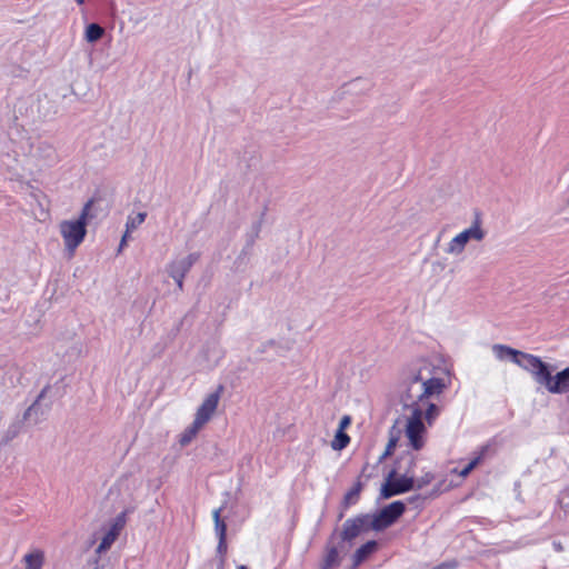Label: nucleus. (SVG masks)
Listing matches in <instances>:
<instances>
[{"label": "nucleus", "mask_w": 569, "mask_h": 569, "mask_svg": "<svg viewBox=\"0 0 569 569\" xmlns=\"http://www.w3.org/2000/svg\"><path fill=\"white\" fill-rule=\"evenodd\" d=\"M23 562L26 565L24 569H41L44 562V553L41 550H34L23 557Z\"/></svg>", "instance_id": "nucleus-13"}, {"label": "nucleus", "mask_w": 569, "mask_h": 569, "mask_svg": "<svg viewBox=\"0 0 569 569\" xmlns=\"http://www.w3.org/2000/svg\"><path fill=\"white\" fill-rule=\"evenodd\" d=\"M362 489L361 482H357L343 497L342 507L348 509L350 505L355 503L360 496Z\"/></svg>", "instance_id": "nucleus-17"}, {"label": "nucleus", "mask_w": 569, "mask_h": 569, "mask_svg": "<svg viewBox=\"0 0 569 569\" xmlns=\"http://www.w3.org/2000/svg\"><path fill=\"white\" fill-rule=\"evenodd\" d=\"M146 218H147V212H139L134 217L129 216L127 219V222H126L127 232H130V231L137 229L140 224H142L144 222Z\"/></svg>", "instance_id": "nucleus-23"}, {"label": "nucleus", "mask_w": 569, "mask_h": 569, "mask_svg": "<svg viewBox=\"0 0 569 569\" xmlns=\"http://www.w3.org/2000/svg\"><path fill=\"white\" fill-rule=\"evenodd\" d=\"M453 568H456V563L442 562V563L433 567L432 569H453Z\"/></svg>", "instance_id": "nucleus-30"}, {"label": "nucleus", "mask_w": 569, "mask_h": 569, "mask_svg": "<svg viewBox=\"0 0 569 569\" xmlns=\"http://www.w3.org/2000/svg\"><path fill=\"white\" fill-rule=\"evenodd\" d=\"M82 569H110L108 561H102L99 555L93 553Z\"/></svg>", "instance_id": "nucleus-22"}, {"label": "nucleus", "mask_w": 569, "mask_h": 569, "mask_svg": "<svg viewBox=\"0 0 569 569\" xmlns=\"http://www.w3.org/2000/svg\"><path fill=\"white\" fill-rule=\"evenodd\" d=\"M408 460L409 468L406 470L405 475L397 478L396 469H392L388 473L386 482L382 485L380 490L381 498L389 499L393 496L408 492L415 488V478L413 476H409L410 468L415 466V458L409 456Z\"/></svg>", "instance_id": "nucleus-5"}, {"label": "nucleus", "mask_w": 569, "mask_h": 569, "mask_svg": "<svg viewBox=\"0 0 569 569\" xmlns=\"http://www.w3.org/2000/svg\"><path fill=\"white\" fill-rule=\"evenodd\" d=\"M117 538H118V536H116L113 532H110L108 530L104 533V536L102 537L101 542L94 550V553L100 556L102 552H106L107 550H109L111 548L112 543L117 540Z\"/></svg>", "instance_id": "nucleus-20"}, {"label": "nucleus", "mask_w": 569, "mask_h": 569, "mask_svg": "<svg viewBox=\"0 0 569 569\" xmlns=\"http://www.w3.org/2000/svg\"><path fill=\"white\" fill-rule=\"evenodd\" d=\"M340 557L338 552V548L331 545V540L327 545V552L323 557L321 569H332L340 565Z\"/></svg>", "instance_id": "nucleus-11"}, {"label": "nucleus", "mask_w": 569, "mask_h": 569, "mask_svg": "<svg viewBox=\"0 0 569 569\" xmlns=\"http://www.w3.org/2000/svg\"><path fill=\"white\" fill-rule=\"evenodd\" d=\"M350 442V437L341 429H338L335 439L331 442V447L333 450H342Z\"/></svg>", "instance_id": "nucleus-19"}, {"label": "nucleus", "mask_w": 569, "mask_h": 569, "mask_svg": "<svg viewBox=\"0 0 569 569\" xmlns=\"http://www.w3.org/2000/svg\"><path fill=\"white\" fill-rule=\"evenodd\" d=\"M93 203L94 200L89 199L82 207L80 216L77 219L62 220L59 223V231L63 239L64 247L71 256L86 238L88 219L93 218L91 213Z\"/></svg>", "instance_id": "nucleus-3"}, {"label": "nucleus", "mask_w": 569, "mask_h": 569, "mask_svg": "<svg viewBox=\"0 0 569 569\" xmlns=\"http://www.w3.org/2000/svg\"><path fill=\"white\" fill-rule=\"evenodd\" d=\"M26 423V420L23 417L16 419L6 430L2 443H9L11 440H13L22 431V428Z\"/></svg>", "instance_id": "nucleus-14"}, {"label": "nucleus", "mask_w": 569, "mask_h": 569, "mask_svg": "<svg viewBox=\"0 0 569 569\" xmlns=\"http://www.w3.org/2000/svg\"><path fill=\"white\" fill-rule=\"evenodd\" d=\"M237 569H247V567H246V566H243V565H241V566H239Z\"/></svg>", "instance_id": "nucleus-39"}, {"label": "nucleus", "mask_w": 569, "mask_h": 569, "mask_svg": "<svg viewBox=\"0 0 569 569\" xmlns=\"http://www.w3.org/2000/svg\"><path fill=\"white\" fill-rule=\"evenodd\" d=\"M40 149H43V151H49L51 153L53 151L52 147L50 144L43 143Z\"/></svg>", "instance_id": "nucleus-35"}, {"label": "nucleus", "mask_w": 569, "mask_h": 569, "mask_svg": "<svg viewBox=\"0 0 569 569\" xmlns=\"http://www.w3.org/2000/svg\"><path fill=\"white\" fill-rule=\"evenodd\" d=\"M202 426L197 425V422H192L189 427H187L183 432L180 435L179 443L182 447L188 446L198 435Z\"/></svg>", "instance_id": "nucleus-15"}, {"label": "nucleus", "mask_w": 569, "mask_h": 569, "mask_svg": "<svg viewBox=\"0 0 569 569\" xmlns=\"http://www.w3.org/2000/svg\"><path fill=\"white\" fill-rule=\"evenodd\" d=\"M438 371L442 369L426 359H420L412 362L405 372L400 399L403 408L411 412L407 418L406 436L415 450H420L425 446L426 426L422 419L425 418L431 426L441 411L438 405L430 401L448 387L445 379L438 376Z\"/></svg>", "instance_id": "nucleus-1"}, {"label": "nucleus", "mask_w": 569, "mask_h": 569, "mask_svg": "<svg viewBox=\"0 0 569 569\" xmlns=\"http://www.w3.org/2000/svg\"><path fill=\"white\" fill-rule=\"evenodd\" d=\"M263 217H264V211L261 213L260 219L252 224V234H251L250 242H253L254 239L259 237V233L261 231V227L263 223Z\"/></svg>", "instance_id": "nucleus-25"}, {"label": "nucleus", "mask_w": 569, "mask_h": 569, "mask_svg": "<svg viewBox=\"0 0 569 569\" xmlns=\"http://www.w3.org/2000/svg\"><path fill=\"white\" fill-rule=\"evenodd\" d=\"M432 480H433V475L430 472H427L419 479L415 480L416 481L415 488L421 489V488L426 487L427 485H429Z\"/></svg>", "instance_id": "nucleus-24"}, {"label": "nucleus", "mask_w": 569, "mask_h": 569, "mask_svg": "<svg viewBox=\"0 0 569 569\" xmlns=\"http://www.w3.org/2000/svg\"><path fill=\"white\" fill-rule=\"evenodd\" d=\"M396 445H397V439L390 438L387 443V447L385 449V452L380 457V461L392 453L393 449L396 448Z\"/></svg>", "instance_id": "nucleus-28"}, {"label": "nucleus", "mask_w": 569, "mask_h": 569, "mask_svg": "<svg viewBox=\"0 0 569 569\" xmlns=\"http://www.w3.org/2000/svg\"><path fill=\"white\" fill-rule=\"evenodd\" d=\"M128 233L129 232L126 231L124 234L122 236L120 244H119V250H121L123 248V246L126 244V241H127V238H128Z\"/></svg>", "instance_id": "nucleus-34"}, {"label": "nucleus", "mask_w": 569, "mask_h": 569, "mask_svg": "<svg viewBox=\"0 0 569 569\" xmlns=\"http://www.w3.org/2000/svg\"><path fill=\"white\" fill-rule=\"evenodd\" d=\"M488 446H482L479 453L469 462L471 468H476L483 459L486 452L488 451Z\"/></svg>", "instance_id": "nucleus-27"}, {"label": "nucleus", "mask_w": 569, "mask_h": 569, "mask_svg": "<svg viewBox=\"0 0 569 569\" xmlns=\"http://www.w3.org/2000/svg\"><path fill=\"white\" fill-rule=\"evenodd\" d=\"M126 521H127V512L122 511L112 520L109 531L113 532L116 536L119 537L121 530L126 526Z\"/></svg>", "instance_id": "nucleus-21"}, {"label": "nucleus", "mask_w": 569, "mask_h": 569, "mask_svg": "<svg viewBox=\"0 0 569 569\" xmlns=\"http://www.w3.org/2000/svg\"><path fill=\"white\" fill-rule=\"evenodd\" d=\"M492 349L498 359L503 360L510 357L512 362L530 372L533 380L545 387L548 392L555 395L569 392V366L552 376V367L535 355L505 345H495Z\"/></svg>", "instance_id": "nucleus-2"}, {"label": "nucleus", "mask_w": 569, "mask_h": 569, "mask_svg": "<svg viewBox=\"0 0 569 569\" xmlns=\"http://www.w3.org/2000/svg\"><path fill=\"white\" fill-rule=\"evenodd\" d=\"M218 546H217V553L220 556V562L221 565L224 561V555L227 553V541L226 538H218Z\"/></svg>", "instance_id": "nucleus-26"}, {"label": "nucleus", "mask_w": 569, "mask_h": 569, "mask_svg": "<svg viewBox=\"0 0 569 569\" xmlns=\"http://www.w3.org/2000/svg\"><path fill=\"white\" fill-rule=\"evenodd\" d=\"M405 511L406 506L402 501H393L383 507L378 513H369V521L373 530L380 531L395 523Z\"/></svg>", "instance_id": "nucleus-6"}, {"label": "nucleus", "mask_w": 569, "mask_h": 569, "mask_svg": "<svg viewBox=\"0 0 569 569\" xmlns=\"http://www.w3.org/2000/svg\"><path fill=\"white\" fill-rule=\"evenodd\" d=\"M76 2L81 6L84 3V0H76Z\"/></svg>", "instance_id": "nucleus-37"}, {"label": "nucleus", "mask_w": 569, "mask_h": 569, "mask_svg": "<svg viewBox=\"0 0 569 569\" xmlns=\"http://www.w3.org/2000/svg\"><path fill=\"white\" fill-rule=\"evenodd\" d=\"M351 423V418L349 416H343L340 420L339 428L345 431V429Z\"/></svg>", "instance_id": "nucleus-29"}, {"label": "nucleus", "mask_w": 569, "mask_h": 569, "mask_svg": "<svg viewBox=\"0 0 569 569\" xmlns=\"http://www.w3.org/2000/svg\"><path fill=\"white\" fill-rule=\"evenodd\" d=\"M49 390V386H46L41 392L38 395L37 399L33 401L31 406L27 408L23 412V419L31 426H36L46 420V417L49 411V407H43L41 405V400L44 398L47 391Z\"/></svg>", "instance_id": "nucleus-9"}, {"label": "nucleus", "mask_w": 569, "mask_h": 569, "mask_svg": "<svg viewBox=\"0 0 569 569\" xmlns=\"http://www.w3.org/2000/svg\"><path fill=\"white\" fill-rule=\"evenodd\" d=\"M482 224V214L480 211L476 210L473 212V220L471 226L462 230L449 241L446 248V252L450 256H460L465 251L466 246L470 240H475L477 242L482 241L487 234Z\"/></svg>", "instance_id": "nucleus-4"}, {"label": "nucleus", "mask_w": 569, "mask_h": 569, "mask_svg": "<svg viewBox=\"0 0 569 569\" xmlns=\"http://www.w3.org/2000/svg\"><path fill=\"white\" fill-rule=\"evenodd\" d=\"M104 34V29L98 23H90L86 28V40L90 43L97 42Z\"/></svg>", "instance_id": "nucleus-16"}, {"label": "nucleus", "mask_w": 569, "mask_h": 569, "mask_svg": "<svg viewBox=\"0 0 569 569\" xmlns=\"http://www.w3.org/2000/svg\"><path fill=\"white\" fill-rule=\"evenodd\" d=\"M420 499H421L420 496H417V497L411 498L410 501L420 500Z\"/></svg>", "instance_id": "nucleus-36"}, {"label": "nucleus", "mask_w": 569, "mask_h": 569, "mask_svg": "<svg viewBox=\"0 0 569 569\" xmlns=\"http://www.w3.org/2000/svg\"><path fill=\"white\" fill-rule=\"evenodd\" d=\"M473 470V468H471V466L468 463L462 470H460L458 473L460 477L462 478H466L471 471Z\"/></svg>", "instance_id": "nucleus-31"}, {"label": "nucleus", "mask_w": 569, "mask_h": 569, "mask_svg": "<svg viewBox=\"0 0 569 569\" xmlns=\"http://www.w3.org/2000/svg\"><path fill=\"white\" fill-rule=\"evenodd\" d=\"M198 259V253H190L180 260L170 262L167 266V272L171 278H184Z\"/></svg>", "instance_id": "nucleus-10"}, {"label": "nucleus", "mask_w": 569, "mask_h": 569, "mask_svg": "<svg viewBox=\"0 0 569 569\" xmlns=\"http://www.w3.org/2000/svg\"><path fill=\"white\" fill-rule=\"evenodd\" d=\"M372 529L369 521V513H362L355 518L347 519L340 533L342 541H352L361 532Z\"/></svg>", "instance_id": "nucleus-7"}, {"label": "nucleus", "mask_w": 569, "mask_h": 569, "mask_svg": "<svg viewBox=\"0 0 569 569\" xmlns=\"http://www.w3.org/2000/svg\"><path fill=\"white\" fill-rule=\"evenodd\" d=\"M552 547L557 552L563 551V546L560 541H553Z\"/></svg>", "instance_id": "nucleus-32"}, {"label": "nucleus", "mask_w": 569, "mask_h": 569, "mask_svg": "<svg viewBox=\"0 0 569 569\" xmlns=\"http://www.w3.org/2000/svg\"><path fill=\"white\" fill-rule=\"evenodd\" d=\"M338 518H339V520L343 518V511H341V512L339 513V517H338Z\"/></svg>", "instance_id": "nucleus-38"}, {"label": "nucleus", "mask_w": 569, "mask_h": 569, "mask_svg": "<svg viewBox=\"0 0 569 569\" xmlns=\"http://www.w3.org/2000/svg\"><path fill=\"white\" fill-rule=\"evenodd\" d=\"M222 389H223V387L219 386L217 391L209 393L206 397V399L203 400V402L200 405V407L198 408V410L196 412V417H194L193 421L197 422V425H200L203 427L211 419V417L213 416V413L218 407L220 393H221Z\"/></svg>", "instance_id": "nucleus-8"}, {"label": "nucleus", "mask_w": 569, "mask_h": 569, "mask_svg": "<svg viewBox=\"0 0 569 569\" xmlns=\"http://www.w3.org/2000/svg\"><path fill=\"white\" fill-rule=\"evenodd\" d=\"M172 279L176 281L178 289L180 291H182L183 290V279L184 278H172Z\"/></svg>", "instance_id": "nucleus-33"}, {"label": "nucleus", "mask_w": 569, "mask_h": 569, "mask_svg": "<svg viewBox=\"0 0 569 569\" xmlns=\"http://www.w3.org/2000/svg\"><path fill=\"white\" fill-rule=\"evenodd\" d=\"M378 547L377 541L370 540L363 543L360 548H358L353 555L355 565H359L367 559L369 555H371Z\"/></svg>", "instance_id": "nucleus-12"}, {"label": "nucleus", "mask_w": 569, "mask_h": 569, "mask_svg": "<svg viewBox=\"0 0 569 569\" xmlns=\"http://www.w3.org/2000/svg\"><path fill=\"white\" fill-rule=\"evenodd\" d=\"M221 510L222 508H218L213 510L212 517L214 521V531L218 538H226L227 536V525L221 519Z\"/></svg>", "instance_id": "nucleus-18"}]
</instances>
